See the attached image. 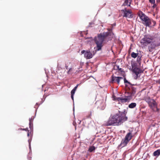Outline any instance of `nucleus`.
I'll return each mask as SVG.
<instances>
[{
  "label": "nucleus",
  "instance_id": "f257e3e1",
  "mask_svg": "<svg viewBox=\"0 0 160 160\" xmlns=\"http://www.w3.org/2000/svg\"><path fill=\"white\" fill-rule=\"evenodd\" d=\"M119 114H116L110 118L108 121L104 124L106 126L114 125L119 126L127 119L126 117L125 112H120Z\"/></svg>",
  "mask_w": 160,
  "mask_h": 160
},
{
  "label": "nucleus",
  "instance_id": "f03ea898",
  "mask_svg": "<svg viewBox=\"0 0 160 160\" xmlns=\"http://www.w3.org/2000/svg\"><path fill=\"white\" fill-rule=\"evenodd\" d=\"M124 82L125 83H127L130 86L128 87H127L126 88L127 90L125 93V97H119L117 99L118 101L122 102H129L132 98V97L134 96L136 92L135 88L132 87L131 83L128 82L125 78H124Z\"/></svg>",
  "mask_w": 160,
  "mask_h": 160
},
{
  "label": "nucleus",
  "instance_id": "7ed1b4c3",
  "mask_svg": "<svg viewBox=\"0 0 160 160\" xmlns=\"http://www.w3.org/2000/svg\"><path fill=\"white\" fill-rule=\"evenodd\" d=\"M108 30L110 32H107L100 33L98 35L97 37L95 38L94 41L95 44L96 45V51H99L102 50V47L104 45L103 41L109 34L111 35L112 29L108 28Z\"/></svg>",
  "mask_w": 160,
  "mask_h": 160
},
{
  "label": "nucleus",
  "instance_id": "20e7f679",
  "mask_svg": "<svg viewBox=\"0 0 160 160\" xmlns=\"http://www.w3.org/2000/svg\"><path fill=\"white\" fill-rule=\"evenodd\" d=\"M138 15L142 21L143 24L146 27L152 28L156 25V21L152 18H149L142 12H138Z\"/></svg>",
  "mask_w": 160,
  "mask_h": 160
},
{
  "label": "nucleus",
  "instance_id": "39448f33",
  "mask_svg": "<svg viewBox=\"0 0 160 160\" xmlns=\"http://www.w3.org/2000/svg\"><path fill=\"white\" fill-rule=\"evenodd\" d=\"M132 132V130H129V132L126 134L124 139L122 140L121 145L122 147L126 146L129 141H130L133 137L134 136V134Z\"/></svg>",
  "mask_w": 160,
  "mask_h": 160
},
{
  "label": "nucleus",
  "instance_id": "423d86ee",
  "mask_svg": "<svg viewBox=\"0 0 160 160\" xmlns=\"http://www.w3.org/2000/svg\"><path fill=\"white\" fill-rule=\"evenodd\" d=\"M153 39L152 36L149 35H146L142 38L141 41V43L142 45L147 46L148 44L150 43Z\"/></svg>",
  "mask_w": 160,
  "mask_h": 160
},
{
  "label": "nucleus",
  "instance_id": "0eeeda50",
  "mask_svg": "<svg viewBox=\"0 0 160 160\" xmlns=\"http://www.w3.org/2000/svg\"><path fill=\"white\" fill-rule=\"evenodd\" d=\"M132 71L135 75L136 76L135 78V79H137L140 78V74L143 73V71L141 70L140 68L136 67H132Z\"/></svg>",
  "mask_w": 160,
  "mask_h": 160
},
{
  "label": "nucleus",
  "instance_id": "6e6552de",
  "mask_svg": "<svg viewBox=\"0 0 160 160\" xmlns=\"http://www.w3.org/2000/svg\"><path fill=\"white\" fill-rule=\"evenodd\" d=\"M82 54L84 53V57L87 59H89L92 58L94 54H92L89 50H83L81 51Z\"/></svg>",
  "mask_w": 160,
  "mask_h": 160
},
{
  "label": "nucleus",
  "instance_id": "1a4fd4ad",
  "mask_svg": "<svg viewBox=\"0 0 160 160\" xmlns=\"http://www.w3.org/2000/svg\"><path fill=\"white\" fill-rule=\"evenodd\" d=\"M123 13V17L128 18H132V15L131 10H127L126 8L122 10Z\"/></svg>",
  "mask_w": 160,
  "mask_h": 160
},
{
  "label": "nucleus",
  "instance_id": "9d476101",
  "mask_svg": "<svg viewBox=\"0 0 160 160\" xmlns=\"http://www.w3.org/2000/svg\"><path fill=\"white\" fill-rule=\"evenodd\" d=\"M122 79V77H114L113 75H112L111 77L110 82L113 83L116 82L118 84H119L120 80Z\"/></svg>",
  "mask_w": 160,
  "mask_h": 160
},
{
  "label": "nucleus",
  "instance_id": "9b49d317",
  "mask_svg": "<svg viewBox=\"0 0 160 160\" xmlns=\"http://www.w3.org/2000/svg\"><path fill=\"white\" fill-rule=\"evenodd\" d=\"M148 104L150 108L152 110H154L155 108L158 109L157 104L153 99Z\"/></svg>",
  "mask_w": 160,
  "mask_h": 160
},
{
  "label": "nucleus",
  "instance_id": "f8f14e48",
  "mask_svg": "<svg viewBox=\"0 0 160 160\" xmlns=\"http://www.w3.org/2000/svg\"><path fill=\"white\" fill-rule=\"evenodd\" d=\"M132 0H125L124 2L122 5V6H127L130 7Z\"/></svg>",
  "mask_w": 160,
  "mask_h": 160
},
{
  "label": "nucleus",
  "instance_id": "ddd939ff",
  "mask_svg": "<svg viewBox=\"0 0 160 160\" xmlns=\"http://www.w3.org/2000/svg\"><path fill=\"white\" fill-rule=\"evenodd\" d=\"M33 118H29V127L32 130L33 128Z\"/></svg>",
  "mask_w": 160,
  "mask_h": 160
},
{
  "label": "nucleus",
  "instance_id": "4468645a",
  "mask_svg": "<svg viewBox=\"0 0 160 160\" xmlns=\"http://www.w3.org/2000/svg\"><path fill=\"white\" fill-rule=\"evenodd\" d=\"M156 45L154 44H151L150 46L148 47V49L149 52H152V51L153 49L155 47Z\"/></svg>",
  "mask_w": 160,
  "mask_h": 160
},
{
  "label": "nucleus",
  "instance_id": "2eb2a0df",
  "mask_svg": "<svg viewBox=\"0 0 160 160\" xmlns=\"http://www.w3.org/2000/svg\"><path fill=\"white\" fill-rule=\"evenodd\" d=\"M152 99H153L151 98L150 97L148 96L145 97L144 98V100L148 103V104L150 103Z\"/></svg>",
  "mask_w": 160,
  "mask_h": 160
},
{
  "label": "nucleus",
  "instance_id": "dca6fc26",
  "mask_svg": "<svg viewBox=\"0 0 160 160\" xmlns=\"http://www.w3.org/2000/svg\"><path fill=\"white\" fill-rule=\"evenodd\" d=\"M136 103L135 102H132L129 105L128 107L130 108H133L136 107Z\"/></svg>",
  "mask_w": 160,
  "mask_h": 160
},
{
  "label": "nucleus",
  "instance_id": "f3484780",
  "mask_svg": "<svg viewBox=\"0 0 160 160\" xmlns=\"http://www.w3.org/2000/svg\"><path fill=\"white\" fill-rule=\"evenodd\" d=\"M160 154V150L158 149L154 152L153 155L154 156H158Z\"/></svg>",
  "mask_w": 160,
  "mask_h": 160
},
{
  "label": "nucleus",
  "instance_id": "a211bd4d",
  "mask_svg": "<svg viewBox=\"0 0 160 160\" xmlns=\"http://www.w3.org/2000/svg\"><path fill=\"white\" fill-rule=\"evenodd\" d=\"M138 55V53H135L134 52H132L131 54V57L134 58H136Z\"/></svg>",
  "mask_w": 160,
  "mask_h": 160
},
{
  "label": "nucleus",
  "instance_id": "6ab92c4d",
  "mask_svg": "<svg viewBox=\"0 0 160 160\" xmlns=\"http://www.w3.org/2000/svg\"><path fill=\"white\" fill-rule=\"evenodd\" d=\"M95 149V147L94 146H91L90 147L89 149H88V151L90 152H92L93 151H94Z\"/></svg>",
  "mask_w": 160,
  "mask_h": 160
},
{
  "label": "nucleus",
  "instance_id": "aec40b11",
  "mask_svg": "<svg viewBox=\"0 0 160 160\" xmlns=\"http://www.w3.org/2000/svg\"><path fill=\"white\" fill-rule=\"evenodd\" d=\"M92 111H90L89 112L88 115H87V116H86V118H91V116L92 115Z\"/></svg>",
  "mask_w": 160,
  "mask_h": 160
},
{
  "label": "nucleus",
  "instance_id": "412c9836",
  "mask_svg": "<svg viewBox=\"0 0 160 160\" xmlns=\"http://www.w3.org/2000/svg\"><path fill=\"white\" fill-rule=\"evenodd\" d=\"M75 91H74L73 90H72L71 92V98L73 100V96L74 95L75 93Z\"/></svg>",
  "mask_w": 160,
  "mask_h": 160
},
{
  "label": "nucleus",
  "instance_id": "4be33fe9",
  "mask_svg": "<svg viewBox=\"0 0 160 160\" xmlns=\"http://www.w3.org/2000/svg\"><path fill=\"white\" fill-rule=\"evenodd\" d=\"M116 70H118V71H120L121 72H123V70L121 68H119V66L118 65L116 66Z\"/></svg>",
  "mask_w": 160,
  "mask_h": 160
},
{
  "label": "nucleus",
  "instance_id": "5701e85b",
  "mask_svg": "<svg viewBox=\"0 0 160 160\" xmlns=\"http://www.w3.org/2000/svg\"><path fill=\"white\" fill-rule=\"evenodd\" d=\"M73 69L72 68H70L67 72L68 74H72L73 73Z\"/></svg>",
  "mask_w": 160,
  "mask_h": 160
},
{
  "label": "nucleus",
  "instance_id": "b1692460",
  "mask_svg": "<svg viewBox=\"0 0 160 160\" xmlns=\"http://www.w3.org/2000/svg\"><path fill=\"white\" fill-rule=\"evenodd\" d=\"M141 57L139 56H138V58H137V62H140L141 61Z\"/></svg>",
  "mask_w": 160,
  "mask_h": 160
},
{
  "label": "nucleus",
  "instance_id": "393cba45",
  "mask_svg": "<svg viewBox=\"0 0 160 160\" xmlns=\"http://www.w3.org/2000/svg\"><path fill=\"white\" fill-rule=\"evenodd\" d=\"M149 2L153 4L155 3V0H149Z\"/></svg>",
  "mask_w": 160,
  "mask_h": 160
},
{
  "label": "nucleus",
  "instance_id": "a878e982",
  "mask_svg": "<svg viewBox=\"0 0 160 160\" xmlns=\"http://www.w3.org/2000/svg\"><path fill=\"white\" fill-rule=\"evenodd\" d=\"M153 6L152 7L153 8H155L157 6V5L155 3H153Z\"/></svg>",
  "mask_w": 160,
  "mask_h": 160
},
{
  "label": "nucleus",
  "instance_id": "bb28decb",
  "mask_svg": "<svg viewBox=\"0 0 160 160\" xmlns=\"http://www.w3.org/2000/svg\"><path fill=\"white\" fill-rule=\"evenodd\" d=\"M19 130H25V131H28V130H27V128H26V129H25V128H23V129H22V128H19Z\"/></svg>",
  "mask_w": 160,
  "mask_h": 160
},
{
  "label": "nucleus",
  "instance_id": "cd10ccee",
  "mask_svg": "<svg viewBox=\"0 0 160 160\" xmlns=\"http://www.w3.org/2000/svg\"><path fill=\"white\" fill-rule=\"evenodd\" d=\"M78 85H79V84H77L76 85V86L74 88L75 89H76L77 90Z\"/></svg>",
  "mask_w": 160,
  "mask_h": 160
},
{
  "label": "nucleus",
  "instance_id": "c85d7f7f",
  "mask_svg": "<svg viewBox=\"0 0 160 160\" xmlns=\"http://www.w3.org/2000/svg\"><path fill=\"white\" fill-rule=\"evenodd\" d=\"M157 3H160V0H156Z\"/></svg>",
  "mask_w": 160,
  "mask_h": 160
},
{
  "label": "nucleus",
  "instance_id": "c756f323",
  "mask_svg": "<svg viewBox=\"0 0 160 160\" xmlns=\"http://www.w3.org/2000/svg\"><path fill=\"white\" fill-rule=\"evenodd\" d=\"M28 133H27V136H29V130H28Z\"/></svg>",
  "mask_w": 160,
  "mask_h": 160
},
{
  "label": "nucleus",
  "instance_id": "7c9ffc66",
  "mask_svg": "<svg viewBox=\"0 0 160 160\" xmlns=\"http://www.w3.org/2000/svg\"><path fill=\"white\" fill-rule=\"evenodd\" d=\"M157 82L160 84V80H158L157 81Z\"/></svg>",
  "mask_w": 160,
  "mask_h": 160
},
{
  "label": "nucleus",
  "instance_id": "2f4dec72",
  "mask_svg": "<svg viewBox=\"0 0 160 160\" xmlns=\"http://www.w3.org/2000/svg\"><path fill=\"white\" fill-rule=\"evenodd\" d=\"M28 142H29V144L30 145V142H31V140L29 139V140H28Z\"/></svg>",
  "mask_w": 160,
  "mask_h": 160
},
{
  "label": "nucleus",
  "instance_id": "473e14b6",
  "mask_svg": "<svg viewBox=\"0 0 160 160\" xmlns=\"http://www.w3.org/2000/svg\"><path fill=\"white\" fill-rule=\"evenodd\" d=\"M102 103V102H97L96 103Z\"/></svg>",
  "mask_w": 160,
  "mask_h": 160
},
{
  "label": "nucleus",
  "instance_id": "72a5a7b5",
  "mask_svg": "<svg viewBox=\"0 0 160 160\" xmlns=\"http://www.w3.org/2000/svg\"><path fill=\"white\" fill-rule=\"evenodd\" d=\"M72 90L74 91H76V89H74V88Z\"/></svg>",
  "mask_w": 160,
  "mask_h": 160
},
{
  "label": "nucleus",
  "instance_id": "f704fd0d",
  "mask_svg": "<svg viewBox=\"0 0 160 160\" xmlns=\"http://www.w3.org/2000/svg\"><path fill=\"white\" fill-rule=\"evenodd\" d=\"M67 68H68V66L67 67H66V68L67 69Z\"/></svg>",
  "mask_w": 160,
  "mask_h": 160
}]
</instances>
